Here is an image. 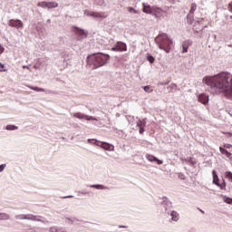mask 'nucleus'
<instances>
[{"label": "nucleus", "mask_w": 232, "mask_h": 232, "mask_svg": "<svg viewBox=\"0 0 232 232\" xmlns=\"http://www.w3.org/2000/svg\"><path fill=\"white\" fill-rule=\"evenodd\" d=\"M204 81L212 95H220V97H224L227 101H232L231 73L221 72L214 76L205 77Z\"/></svg>", "instance_id": "f257e3e1"}, {"label": "nucleus", "mask_w": 232, "mask_h": 232, "mask_svg": "<svg viewBox=\"0 0 232 232\" xmlns=\"http://www.w3.org/2000/svg\"><path fill=\"white\" fill-rule=\"evenodd\" d=\"M108 61H110V56L102 53H94L87 56V64L92 70L106 66Z\"/></svg>", "instance_id": "f03ea898"}, {"label": "nucleus", "mask_w": 232, "mask_h": 232, "mask_svg": "<svg viewBox=\"0 0 232 232\" xmlns=\"http://www.w3.org/2000/svg\"><path fill=\"white\" fill-rule=\"evenodd\" d=\"M155 43L159 46L160 50H164L166 53H169L171 46H173V40L168 36L167 34L162 33L155 38Z\"/></svg>", "instance_id": "7ed1b4c3"}, {"label": "nucleus", "mask_w": 232, "mask_h": 232, "mask_svg": "<svg viewBox=\"0 0 232 232\" xmlns=\"http://www.w3.org/2000/svg\"><path fill=\"white\" fill-rule=\"evenodd\" d=\"M15 220H32L33 222H42L44 224L45 218L43 216L34 214H18L14 216Z\"/></svg>", "instance_id": "20e7f679"}, {"label": "nucleus", "mask_w": 232, "mask_h": 232, "mask_svg": "<svg viewBox=\"0 0 232 232\" xmlns=\"http://www.w3.org/2000/svg\"><path fill=\"white\" fill-rule=\"evenodd\" d=\"M84 15H87V17H93V19H106L108 17V13L104 12H92L89 10L84 11Z\"/></svg>", "instance_id": "39448f33"}, {"label": "nucleus", "mask_w": 232, "mask_h": 232, "mask_svg": "<svg viewBox=\"0 0 232 232\" xmlns=\"http://www.w3.org/2000/svg\"><path fill=\"white\" fill-rule=\"evenodd\" d=\"M160 204H161V206L163 208V211H164V213H166V215H168L169 213H170L173 210V204L168 198H166V197L162 198Z\"/></svg>", "instance_id": "423d86ee"}, {"label": "nucleus", "mask_w": 232, "mask_h": 232, "mask_svg": "<svg viewBox=\"0 0 232 232\" xmlns=\"http://www.w3.org/2000/svg\"><path fill=\"white\" fill-rule=\"evenodd\" d=\"M74 34H76V40L80 42L84 41V39L88 37V34L86 33V31L77 27H75L74 29Z\"/></svg>", "instance_id": "0eeeda50"}, {"label": "nucleus", "mask_w": 232, "mask_h": 232, "mask_svg": "<svg viewBox=\"0 0 232 232\" xmlns=\"http://www.w3.org/2000/svg\"><path fill=\"white\" fill-rule=\"evenodd\" d=\"M73 117L76 119H80V121H99V118L93 117V116H88L82 112H76L73 114Z\"/></svg>", "instance_id": "6e6552de"}, {"label": "nucleus", "mask_w": 232, "mask_h": 232, "mask_svg": "<svg viewBox=\"0 0 232 232\" xmlns=\"http://www.w3.org/2000/svg\"><path fill=\"white\" fill-rule=\"evenodd\" d=\"M111 52H126L128 50L126 44L123 42H117L116 45L112 47Z\"/></svg>", "instance_id": "1a4fd4ad"}, {"label": "nucleus", "mask_w": 232, "mask_h": 232, "mask_svg": "<svg viewBox=\"0 0 232 232\" xmlns=\"http://www.w3.org/2000/svg\"><path fill=\"white\" fill-rule=\"evenodd\" d=\"M145 158L147 159V160H149V162H151L152 164H158V166H161V164H164V161H162L161 160H159L157 157H155L152 154H146Z\"/></svg>", "instance_id": "9d476101"}, {"label": "nucleus", "mask_w": 232, "mask_h": 232, "mask_svg": "<svg viewBox=\"0 0 232 232\" xmlns=\"http://www.w3.org/2000/svg\"><path fill=\"white\" fill-rule=\"evenodd\" d=\"M38 6L42 8H57L59 4H57V2H40L38 3Z\"/></svg>", "instance_id": "9b49d317"}, {"label": "nucleus", "mask_w": 232, "mask_h": 232, "mask_svg": "<svg viewBox=\"0 0 232 232\" xmlns=\"http://www.w3.org/2000/svg\"><path fill=\"white\" fill-rule=\"evenodd\" d=\"M9 26H11L12 28H23V21L19 20V19H16V20H14V19H11L9 21Z\"/></svg>", "instance_id": "f8f14e48"}, {"label": "nucleus", "mask_w": 232, "mask_h": 232, "mask_svg": "<svg viewBox=\"0 0 232 232\" xmlns=\"http://www.w3.org/2000/svg\"><path fill=\"white\" fill-rule=\"evenodd\" d=\"M137 126H138V128H140V135H142V133H144L146 131V130H144V128H146V119L138 120Z\"/></svg>", "instance_id": "ddd939ff"}, {"label": "nucleus", "mask_w": 232, "mask_h": 232, "mask_svg": "<svg viewBox=\"0 0 232 232\" xmlns=\"http://www.w3.org/2000/svg\"><path fill=\"white\" fill-rule=\"evenodd\" d=\"M101 148L105 150L106 151H114L115 146L107 143V142H102L101 145H99Z\"/></svg>", "instance_id": "4468645a"}, {"label": "nucleus", "mask_w": 232, "mask_h": 232, "mask_svg": "<svg viewBox=\"0 0 232 232\" xmlns=\"http://www.w3.org/2000/svg\"><path fill=\"white\" fill-rule=\"evenodd\" d=\"M167 215L169 217H171L172 222H179V220L180 219V215L175 210H172L170 213H169Z\"/></svg>", "instance_id": "2eb2a0df"}, {"label": "nucleus", "mask_w": 232, "mask_h": 232, "mask_svg": "<svg viewBox=\"0 0 232 232\" xmlns=\"http://www.w3.org/2000/svg\"><path fill=\"white\" fill-rule=\"evenodd\" d=\"M198 102H201V104H208L209 102V96L206 93H201L198 95Z\"/></svg>", "instance_id": "dca6fc26"}, {"label": "nucleus", "mask_w": 232, "mask_h": 232, "mask_svg": "<svg viewBox=\"0 0 232 232\" xmlns=\"http://www.w3.org/2000/svg\"><path fill=\"white\" fill-rule=\"evenodd\" d=\"M193 44V42L191 40H187L183 42L182 44V53H188V48Z\"/></svg>", "instance_id": "f3484780"}, {"label": "nucleus", "mask_w": 232, "mask_h": 232, "mask_svg": "<svg viewBox=\"0 0 232 232\" xmlns=\"http://www.w3.org/2000/svg\"><path fill=\"white\" fill-rule=\"evenodd\" d=\"M142 6H143L142 12L144 14H153L154 7H151V5H150L149 4H146V3H143Z\"/></svg>", "instance_id": "a211bd4d"}, {"label": "nucleus", "mask_w": 232, "mask_h": 232, "mask_svg": "<svg viewBox=\"0 0 232 232\" xmlns=\"http://www.w3.org/2000/svg\"><path fill=\"white\" fill-rule=\"evenodd\" d=\"M87 188H92L94 189H100V190H106L109 189L108 187L104 186V185H101V184H96V185H86Z\"/></svg>", "instance_id": "6ab92c4d"}, {"label": "nucleus", "mask_w": 232, "mask_h": 232, "mask_svg": "<svg viewBox=\"0 0 232 232\" xmlns=\"http://www.w3.org/2000/svg\"><path fill=\"white\" fill-rule=\"evenodd\" d=\"M212 177H213V184H215L216 186H218L219 183V179H218V174H217V170H213L212 171Z\"/></svg>", "instance_id": "aec40b11"}, {"label": "nucleus", "mask_w": 232, "mask_h": 232, "mask_svg": "<svg viewBox=\"0 0 232 232\" xmlns=\"http://www.w3.org/2000/svg\"><path fill=\"white\" fill-rule=\"evenodd\" d=\"M193 21H195V16L193 13H188L187 14V23L188 24H193Z\"/></svg>", "instance_id": "412c9836"}, {"label": "nucleus", "mask_w": 232, "mask_h": 232, "mask_svg": "<svg viewBox=\"0 0 232 232\" xmlns=\"http://www.w3.org/2000/svg\"><path fill=\"white\" fill-rule=\"evenodd\" d=\"M5 130L7 131H15V130H19V127H17L15 125H6Z\"/></svg>", "instance_id": "4be33fe9"}, {"label": "nucleus", "mask_w": 232, "mask_h": 232, "mask_svg": "<svg viewBox=\"0 0 232 232\" xmlns=\"http://www.w3.org/2000/svg\"><path fill=\"white\" fill-rule=\"evenodd\" d=\"M10 215L5 212L0 213V220H10Z\"/></svg>", "instance_id": "5701e85b"}, {"label": "nucleus", "mask_w": 232, "mask_h": 232, "mask_svg": "<svg viewBox=\"0 0 232 232\" xmlns=\"http://www.w3.org/2000/svg\"><path fill=\"white\" fill-rule=\"evenodd\" d=\"M224 202H226V204H230L232 205V198H229L227 196H225V195H221Z\"/></svg>", "instance_id": "b1692460"}, {"label": "nucleus", "mask_w": 232, "mask_h": 232, "mask_svg": "<svg viewBox=\"0 0 232 232\" xmlns=\"http://www.w3.org/2000/svg\"><path fill=\"white\" fill-rule=\"evenodd\" d=\"M181 160L183 162H187V164H189L190 166H195V164H197V162L193 161L191 160V158H189L188 160V159H181Z\"/></svg>", "instance_id": "393cba45"}, {"label": "nucleus", "mask_w": 232, "mask_h": 232, "mask_svg": "<svg viewBox=\"0 0 232 232\" xmlns=\"http://www.w3.org/2000/svg\"><path fill=\"white\" fill-rule=\"evenodd\" d=\"M161 13H162V10L160 8L154 7L152 14H154V15H160Z\"/></svg>", "instance_id": "a878e982"}, {"label": "nucleus", "mask_w": 232, "mask_h": 232, "mask_svg": "<svg viewBox=\"0 0 232 232\" xmlns=\"http://www.w3.org/2000/svg\"><path fill=\"white\" fill-rule=\"evenodd\" d=\"M142 89L144 92H146V93H151V92H153V89L150 85L143 86Z\"/></svg>", "instance_id": "bb28decb"}, {"label": "nucleus", "mask_w": 232, "mask_h": 232, "mask_svg": "<svg viewBox=\"0 0 232 232\" xmlns=\"http://www.w3.org/2000/svg\"><path fill=\"white\" fill-rule=\"evenodd\" d=\"M127 10L129 14H139V11H137L135 8L131 6L127 7Z\"/></svg>", "instance_id": "cd10ccee"}, {"label": "nucleus", "mask_w": 232, "mask_h": 232, "mask_svg": "<svg viewBox=\"0 0 232 232\" xmlns=\"http://www.w3.org/2000/svg\"><path fill=\"white\" fill-rule=\"evenodd\" d=\"M197 10V4L193 3L191 4V7H190V10H189V14H195V11Z\"/></svg>", "instance_id": "c85d7f7f"}, {"label": "nucleus", "mask_w": 232, "mask_h": 232, "mask_svg": "<svg viewBox=\"0 0 232 232\" xmlns=\"http://www.w3.org/2000/svg\"><path fill=\"white\" fill-rule=\"evenodd\" d=\"M76 193H78V195H82L83 197L90 195V192H88L86 190H78V191H76Z\"/></svg>", "instance_id": "c756f323"}, {"label": "nucleus", "mask_w": 232, "mask_h": 232, "mask_svg": "<svg viewBox=\"0 0 232 232\" xmlns=\"http://www.w3.org/2000/svg\"><path fill=\"white\" fill-rule=\"evenodd\" d=\"M147 60L149 61V63H150V64H153L155 63V58L151 54H148Z\"/></svg>", "instance_id": "7c9ffc66"}, {"label": "nucleus", "mask_w": 232, "mask_h": 232, "mask_svg": "<svg viewBox=\"0 0 232 232\" xmlns=\"http://www.w3.org/2000/svg\"><path fill=\"white\" fill-rule=\"evenodd\" d=\"M218 188H220V189H224V191H226V181L223 179L222 183H218V185H217Z\"/></svg>", "instance_id": "2f4dec72"}, {"label": "nucleus", "mask_w": 232, "mask_h": 232, "mask_svg": "<svg viewBox=\"0 0 232 232\" xmlns=\"http://www.w3.org/2000/svg\"><path fill=\"white\" fill-rule=\"evenodd\" d=\"M169 92H173L174 90H177V84L175 83H171L169 87H168Z\"/></svg>", "instance_id": "473e14b6"}, {"label": "nucleus", "mask_w": 232, "mask_h": 232, "mask_svg": "<svg viewBox=\"0 0 232 232\" xmlns=\"http://www.w3.org/2000/svg\"><path fill=\"white\" fill-rule=\"evenodd\" d=\"M30 90H34V92H44V89L39 87H32L29 86Z\"/></svg>", "instance_id": "72a5a7b5"}, {"label": "nucleus", "mask_w": 232, "mask_h": 232, "mask_svg": "<svg viewBox=\"0 0 232 232\" xmlns=\"http://www.w3.org/2000/svg\"><path fill=\"white\" fill-rule=\"evenodd\" d=\"M88 142L89 144H95L96 146H100L99 143H97L99 141L95 140L94 139H89Z\"/></svg>", "instance_id": "f704fd0d"}, {"label": "nucleus", "mask_w": 232, "mask_h": 232, "mask_svg": "<svg viewBox=\"0 0 232 232\" xmlns=\"http://www.w3.org/2000/svg\"><path fill=\"white\" fill-rule=\"evenodd\" d=\"M6 169V163L0 165V173H3Z\"/></svg>", "instance_id": "c9c22d12"}, {"label": "nucleus", "mask_w": 232, "mask_h": 232, "mask_svg": "<svg viewBox=\"0 0 232 232\" xmlns=\"http://www.w3.org/2000/svg\"><path fill=\"white\" fill-rule=\"evenodd\" d=\"M50 232H60L59 228H57V227H52L49 228Z\"/></svg>", "instance_id": "e433bc0d"}, {"label": "nucleus", "mask_w": 232, "mask_h": 232, "mask_svg": "<svg viewBox=\"0 0 232 232\" xmlns=\"http://www.w3.org/2000/svg\"><path fill=\"white\" fill-rule=\"evenodd\" d=\"M126 118H127L128 122H133V121H135V117H133V116L129 115Z\"/></svg>", "instance_id": "4c0bfd02"}, {"label": "nucleus", "mask_w": 232, "mask_h": 232, "mask_svg": "<svg viewBox=\"0 0 232 232\" xmlns=\"http://www.w3.org/2000/svg\"><path fill=\"white\" fill-rule=\"evenodd\" d=\"M219 150H220V153H222L223 155H226L227 150L224 149L223 147H219Z\"/></svg>", "instance_id": "58836bf2"}, {"label": "nucleus", "mask_w": 232, "mask_h": 232, "mask_svg": "<svg viewBox=\"0 0 232 232\" xmlns=\"http://www.w3.org/2000/svg\"><path fill=\"white\" fill-rule=\"evenodd\" d=\"M202 21H203V19H199V20L196 21L194 26L195 27L198 26V24H200V23H202Z\"/></svg>", "instance_id": "ea45409f"}, {"label": "nucleus", "mask_w": 232, "mask_h": 232, "mask_svg": "<svg viewBox=\"0 0 232 232\" xmlns=\"http://www.w3.org/2000/svg\"><path fill=\"white\" fill-rule=\"evenodd\" d=\"M179 178L181 179V180H185L186 176H184L183 173H180V174L179 175Z\"/></svg>", "instance_id": "a19ab883"}, {"label": "nucleus", "mask_w": 232, "mask_h": 232, "mask_svg": "<svg viewBox=\"0 0 232 232\" xmlns=\"http://www.w3.org/2000/svg\"><path fill=\"white\" fill-rule=\"evenodd\" d=\"M224 148H227V150H229V148H232L231 144H225Z\"/></svg>", "instance_id": "79ce46f5"}, {"label": "nucleus", "mask_w": 232, "mask_h": 232, "mask_svg": "<svg viewBox=\"0 0 232 232\" xmlns=\"http://www.w3.org/2000/svg\"><path fill=\"white\" fill-rule=\"evenodd\" d=\"M158 84H159L160 86H166V84H168V82H160Z\"/></svg>", "instance_id": "37998d69"}, {"label": "nucleus", "mask_w": 232, "mask_h": 232, "mask_svg": "<svg viewBox=\"0 0 232 232\" xmlns=\"http://www.w3.org/2000/svg\"><path fill=\"white\" fill-rule=\"evenodd\" d=\"M61 198H73V196H64L61 197Z\"/></svg>", "instance_id": "c03bdc74"}, {"label": "nucleus", "mask_w": 232, "mask_h": 232, "mask_svg": "<svg viewBox=\"0 0 232 232\" xmlns=\"http://www.w3.org/2000/svg\"><path fill=\"white\" fill-rule=\"evenodd\" d=\"M3 52H5V48L3 45H0V53H3Z\"/></svg>", "instance_id": "a18cd8bd"}, {"label": "nucleus", "mask_w": 232, "mask_h": 232, "mask_svg": "<svg viewBox=\"0 0 232 232\" xmlns=\"http://www.w3.org/2000/svg\"><path fill=\"white\" fill-rule=\"evenodd\" d=\"M225 155H226V157L229 158V157H231L232 154H231V152L227 151Z\"/></svg>", "instance_id": "49530a36"}, {"label": "nucleus", "mask_w": 232, "mask_h": 232, "mask_svg": "<svg viewBox=\"0 0 232 232\" xmlns=\"http://www.w3.org/2000/svg\"><path fill=\"white\" fill-rule=\"evenodd\" d=\"M3 68H5V65L0 63V72H3Z\"/></svg>", "instance_id": "de8ad7c7"}, {"label": "nucleus", "mask_w": 232, "mask_h": 232, "mask_svg": "<svg viewBox=\"0 0 232 232\" xmlns=\"http://www.w3.org/2000/svg\"><path fill=\"white\" fill-rule=\"evenodd\" d=\"M66 220H69V222H71V224H73V219H72L70 218H66Z\"/></svg>", "instance_id": "09e8293b"}, {"label": "nucleus", "mask_w": 232, "mask_h": 232, "mask_svg": "<svg viewBox=\"0 0 232 232\" xmlns=\"http://www.w3.org/2000/svg\"><path fill=\"white\" fill-rule=\"evenodd\" d=\"M23 68L26 69V70H30V66H28V65H24Z\"/></svg>", "instance_id": "8fccbe9b"}, {"label": "nucleus", "mask_w": 232, "mask_h": 232, "mask_svg": "<svg viewBox=\"0 0 232 232\" xmlns=\"http://www.w3.org/2000/svg\"><path fill=\"white\" fill-rule=\"evenodd\" d=\"M198 210L200 211V213H202L203 215H204V210H202V209H200V208H198Z\"/></svg>", "instance_id": "3c124183"}, {"label": "nucleus", "mask_w": 232, "mask_h": 232, "mask_svg": "<svg viewBox=\"0 0 232 232\" xmlns=\"http://www.w3.org/2000/svg\"><path fill=\"white\" fill-rule=\"evenodd\" d=\"M204 28H206V26H202V27H201V30H204Z\"/></svg>", "instance_id": "603ef678"}, {"label": "nucleus", "mask_w": 232, "mask_h": 232, "mask_svg": "<svg viewBox=\"0 0 232 232\" xmlns=\"http://www.w3.org/2000/svg\"><path fill=\"white\" fill-rule=\"evenodd\" d=\"M34 68H35V70H37V65H34Z\"/></svg>", "instance_id": "864d4df0"}, {"label": "nucleus", "mask_w": 232, "mask_h": 232, "mask_svg": "<svg viewBox=\"0 0 232 232\" xmlns=\"http://www.w3.org/2000/svg\"><path fill=\"white\" fill-rule=\"evenodd\" d=\"M120 227H124V226H121Z\"/></svg>", "instance_id": "5fc2aeb1"}, {"label": "nucleus", "mask_w": 232, "mask_h": 232, "mask_svg": "<svg viewBox=\"0 0 232 232\" xmlns=\"http://www.w3.org/2000/svg\"><path fill=\"white\" fill-rule=\"evenodd\" d=\"M47 23H50V20H47Z\"/></svg>", "instance_id": "6e6d98bb"}]
</instances>
